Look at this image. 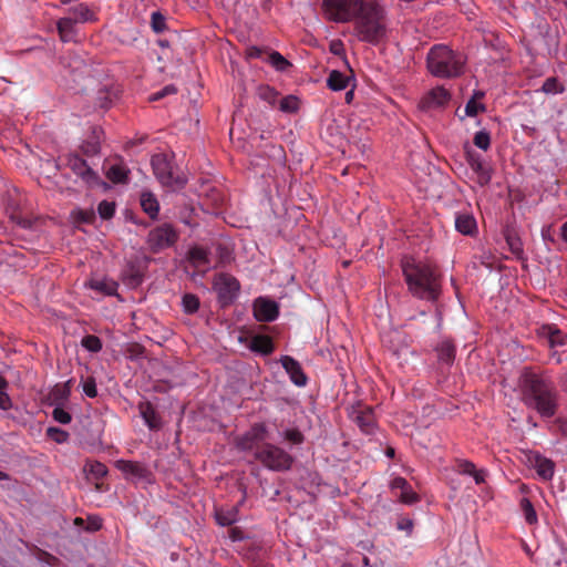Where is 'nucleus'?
I'll return each mask as SVG.
<instances>
[{"instance_id":"a18cd8bd","label":"nucleus","mask_w":567,"mask_h":567,"mask_svg":"<svg viewBox=\"0 0 567 567\" xmlns=\"http://www.w3.org/2000/svg\"><path fill=\"white\" fill-rule=\"evenodd\" d=\"M456 471L463 475H472L476 468L475 464L468 460L457 458L455 461Z\"/></svg>"},{"instance_id":"6e6d98bb","label":"nucleus","mask_w":567,"mask_h":567,"mask_svg":"<svg viewBox=\"0 0 567 567\" xmlns=\"http://www.w3.org/2000/svg\"><path fill=\"white\" fill-rule=\"evenodd\" d=\"M10 217L13 221L17 223V225H19L22 228H31L33 225V221L30 218L23 217L17 213H12Z\"/></svg>"},{"instance_id":"cd10ccee","label":"nucleus","mask_w":567,"mask_h":567,"mask_svg":"<svg viewBox=\"0 0 567 567\" xmlns=\"http://www.w3.org/2000/svg\"><path fill=\"white\" fill-rule=\"evenodd\" d=\"M89 480L99 481L107 474V467L97 461L86 462L83 467Z\"/></svg>"},{"instance_id":"3c124183","label":"nucleus","mask_w":567,"mask_h":567,"mask_svg":"<svg viewBox=\"0 0 567 567\" xmlns=\"http://www.w3.org/2000/svg\"><path fill=\"white\" fill-rule=\"evenodd\" d=\"M176 93H177V87L173 84H169V85H166L165 87H163L162 90L155 92L154 94H152L150 100L158 101L167 95L176 94Z\"/></svg>"},{"instance_id":"e433bc0d","label":"nucleus","mask_w":567,"mask_h":567,"mask_svg":"<svg viewBox=\"0 0 567 567\" xmlns=\"http://www.w3.org/2000/svg\"><path fill=\"white\" fill-rule=\"evenodd\" d=\"M183 308L186 313H195L199 308V299L193 293H186L183 297Z\"/></svg>"},{"instance_id":"473e14b6","label":"nucleus","mask_w":567,"mask_h":567,"mask_svg":"<svg viewBox=\"0 0 567 567\" xmlns=\"http://www.w3.org/2000/svg\"><path fill=\"white\" fill-rule=\"evenodd\" d=\"M267 62L280 72L286 71L291 66V63L277 51H272L268 54Z\"/></svg>"},{"instance_id":"f257e3e1","label":"nucleus","mask_w":567,"mask_h":567,"mask_svg":"<svg viewBox=\"0 0 567 567\" xmlns=\"http://www.w3.org/2000/svg\"><path fill=\"white\" fill-rule=\"evenodd\" d=\"M267 427L262 423L254 424L249 431L236 439V446L243 452H252L256 461L275 472L290 470L293 458L284 449L267 443Z\"/></svg>"},{"instance_id":"052dcab7","label":"nucleus","mask_w":567,"mask_h":567,"mask_svg":"<svg viewBox=\"0 0 567 567\" xmlns=\"http://www.w3.org/2000/svg\"><path fill=\"white\" fill-rule=\"evenodd\" d=\"M471 476L474 478L476 484H482L485 482L486 471L475 468Z\"/></svg>"},{"instance_id":"9b49d317","label":"nucleus","mask_w":567,"mask_h":567,"mask_svg":"<svg viewBox=\"0 0 567 567\" xmlns=\"http://www.w3.org/2000/svg\"><path fill=\"white\" fill-rule=\"evenodd\" d=\"M65 165L87 185H96L97 174L87 165L86 161L76 154L66 156Z\"/></svg>"},{"instance_id":"9d476101","label":"nucleus","mask_w":567,"mask_h":567,"mask_svg":"<svg viewBox=\"0 0 567 567\" xmlns=\"http://www.w3.org/2000/svg\"><path fill=\"white\" fill-rule=\"evenodd\" d=\"M115 467L124 474L126 480L135 483L151 481L152 473L140 462L118 460L115 462Z\"/></svg>"},{"instance_id":"f704fd0d","label":"nucleus","mask_w":567,"mask_h":567,"mask_svg":"<svg viewBox=\"0 0 567 567\" xmlns=\"http://www.w3.org/2000/svg\"><path fill=\"white\" fill-rule=\"evenodd\" d=\"M81 344L90 352H99L102 350V341L99 337L94 334H87L82 338Z\"/></svg>"},{"instance_id":"8fccbe9b","label":"nucleus","mask_w":567,"mask_h":567,"mask_svg":"<svg viewBox=\"0 0 567 567\" xmlns=\"http://www.w3.org/2000/svg\"><path fill=\"white\" fill-rule=\"evenodd\" d=\"M83 392L89 398H95L97 395L96 383L93 377H89L84 380Z\"/></svg>"},{"instance_id":"de8ad7c7","label":"nucleus","mask_w":567,"mask_h":567,"mask_svg":"<svg viewBox=\"0 0 567 567\" xmlns=\"http://www.w3.org/2000/svg\"><path fill=\"white\" fill-rule=\"evenodd\" d=\"M399 501L403 504L411 505L419 501V495L412 489L411 485L409 484L408 488L401 491L399 495Z\"/></svg>"},{"instance_id":"ddd939ff","label":"nucleus","mask_w":567,"mask_h":567,"mask_svg":"<svg viewBox=\"0 0 567 567\" xmlns=\"http://www.w3.org/2000/svg\"><path fill=\"white\" fill-rule=\"evenodd\" d=\"M528 464L535 468L537 475L544 481H550L555 474V463L538 452H530L527 455Z\"/></svg>"},{"instance_id":"b1692460","label":"nucleus","mask_w":567,"mask_h":567,"mask_svg":"<svg viewBox=\"0 0 567 567\" xmlns=\"http://www.w3.org/2000/svg\"><path fill=\"white\" fill-rule=\"evenodd\" d=\"M437 358L441 362L451 365L455 359L456 348L450 340H443L436 347Z\"/></svg>"},{"instance_id":"f03ea898","label":"nucleus","mask_w":567,"mask_h":567,"mask_svg":"<svg viewBox=\"0 0 567 567\" xmlns=\"http://www.w3.org/2000/svg\"><path fill=\"white\" fill-rule=\"evenodd\" d=\"M408 291L420 300L435 302L442 293V276L437 268L411 256L401 259Z\"/></svg>"},{"instance_id":"72a5a7b5","label":"nucleus","mask_w":567,"mask_h":567,"mask_svg":"<svg viewBox=\"0 0 567 567\" xmlns=\"http://www.w3.org/2000/svg\"><path fill=\"white\" fill-rule=\"evenodd\" d=\"M548 342L550 347L564 346L567 342V336L564 334L559 329L554 327H547Z\"/></svg>"},{"instance_id":"c85d7f7f","label":"nucleus","mask_w":567,"mask_h":567,"mask_svg":"<svg viewBox=\"0 0 567 567\" xmlns=\"http://www.w3.org/2000/svg\"><path fill=\"white\" fill-rule=\"evenodd\" d=\"M71 383L72 380L66 381L63 384H56L52 392H51V399L54 404L56 405H63L64 402L68 401L70 393H71Z\"/></svg>"},{"instance_id":"aec40b11","label":"nucleus","mask_w":567,"mask_h":567,"mask_svg":"<svg viewBox=\"0 0 567 567\" xmlns=\"http://www.w3.org/2000/svg\"><path fill=\"white\" fill-rule=\"evenodd\" d=\"M355 423L362 432L370 434L373 432L375 426V419L373 410L371 408H364L359 410L354 416Z\"/></svg>"},{"instance_id":"1a4fd4ad","label":"nucleus","mask_w":567,"mask_h":567,"mask_svg":"<svg viewBox=\"0 0 567 567\" xmlns=\"http://www.w3.org/2000/svg\"><path fill=\"white\" fill-rule=\"evenodd\" d=\"M214 289L218 293V298L224 302H231L239 289V281L231 275L220 272L215 276L214 279Z\"/></svg>"},{"instance_id":"6e6552de","label":"nucleus","mask_w":567,"mask_h":567,"mask_svg":"<svg viewBox=\"0 0 567 567\" xmlns=\"http://www.w3.org/2000/svg\"><path fill=\"white\" fill-rule=\"evenodd\" d=\"M178 239L176 229L167 223L153 228L147 236V244L153 252L172 247Z\"/></svg>"},{"instance_id":"39448f33","label":"nucleus","mask_w":567,"mask_h":567,"mask_svg":"<svg viewBox=\"0 0 567 567\" xmlns=\"http://www.w3.org/2000/svg\"><path fill=\"white\" fill-rule=\"evenodd\" d=\"M426 63L432 75L450 79L463 73L465 58L444 44H436L429 51Z\"/></svg>"},{"instance_id":"4c0bfd02","label":"nucleus","mask_w":567,"mask_h":567,"mask_svg":"<svg viewBox=\"0 0 567 567\" xmlns=\"http://www.w3.org/2000/svg\"><path fill=\"white\" fill-rule=\"evenodd\" d=\"M107 177L113 183H125L127 181V172L118 165H113L109 169Z\"/></svg>"},{"instance_id":"79ce46f5","label":"nucleus","mask_w":567,"mask_h":567,"mask_svg":"<svg viewBox=\"0 0 567 567\" xmlns=\"http://www.w3.org/2000/svg\"><path fill=\"white\" fill-rule=\"evenodd\" d=\"M8 388L7 380L0 375V409L9 410L12 406V402L8 393L6 392Z\"/></svg>"},{"instance_id":"a878e982","label":"nucleus","mask_w":567,"mask_h":567,"mask_svg":"<svg viewBox=\"0 0 567 567\" xmlns=\"http://www.w3.org/2000/svg\"><path fill=\"white\" fill-rule=\"evenodd\" d=\"M188 259L196 268L209 266L208 252L205 248L199 246L189 249Z\"/></svg>"},{"instance_id":"412c9836","label":"nucleus","mask_w":567,"mask_h":567,"mask_svg":"<svg viewBox=\"0 0 567 567\" xmlns=\"http://www.w3.org/2000/svg\"><path fill=\"white\" fill-rule=\"evenodd\" d=\"M249 348L251 351L264 355H269L275 350L272 339L266 334L255 336L250 341Z\"/></svg>"},{"instance_id":"338daca9","label":"nucleus","mask_w":567,"mask_h":567,"mask_svg":"<svg viewBox=\"0 0 567 567\" xmlns=\"http://www.w3.org/2000/svg\"><path fill=\"white\" fill-rule=\"evenodd\" d=\"M362 565H363L364 567H369V566H370V559H369L367 556H364V557L362 558Z\"/></svg>"},{"instance_id":"680f3d73","label":"nucleus","mask_w":567,"mask_h":567,"mask_svg":"<svg viewBox=\"0 0 567 567\" xmlns=\"http://www.w3.org/2000/svg\"><path fill=\"white\" fill-rule=\"evenodd\" d=\"M94 218V213L93 212H84V210H80L79 212V220L82 221V223H91Z\"/></svg>"},{"instance_id":"dca6fc26","label":"nucleus","mask_w":567,"mask_h":567,"mask_svg":"<svg viewBox=\"0 0 567 567\" xmlns=\"http://www.w3.org/2000/svg\"><path fill=\"white\" fill-rule=\"evenodd\" d=\"M69 18L75 23L95 22L97 20L96 10L87 3H76L68 9Z\"/></svg>"},{"instance_id":"f3484780","label":"nucleus","mask_w":567,"mask_h":567,"mask_svg":"<svg viewBox=\"0 0 567 567\" xmlns=\"http://www.w3.org/2000/svg\"><path fill=\"white\" fill-rule=\"evenodd\" d=\"M451 99V94L442 86L431 90L421 101L424 109H436L444 106Z\"/></svg>"},{"instance_id":"e2e57ef3","label":"nucleus","mask_w":567,"mask_h":567,"mask_svg":"<svg viewBox=\"0 0 567 567\" xmlns=\"http://www.w3.org/2000/svg\"><path fill=\"white\" fill-rule=\"evenodd\" d=\"M353 96H354V92H353V90L348 91V92L346 93V102H347V103H351V102H352Z\"/></svg>"},{"instance_id":"a19ab883","label":"nucleus","mask_w":567,"mask_h":567,"mask_svg":"<svg viewBox=\"0 0 567 567\" xmlns=\"http://www.w3.org/2000/svg\"><path fill=\"white\" fill-rule=\"evenodd\" d=\"M258 95L261 100L268 102L269 104L274 105L278 97V92L268 85L259 86L258 89Z\"/></svg>"},{"instance_id":"7ed1b4c3","label":"nucleus","mask_w":567,"mask_h":567,"mask_svg":"<svg viewBox=\"0 0 567 567\" xmlns=\"http://www.w3.org/2000/svg\"><path fill=\"white\" fill-rule=\"evenodd\" d=\"M523 402L543 417H553L557 412L558 392L554 383L544 377L525 370L520 377Z\"/></svg>"},{"instance_id":"4be33fe9","label":"nucleus","mask_w":567,"mask_h":567,"mask_svg":"<svg viewBox=\"0 0 567 567\" xmlns=\"http://www.w3.org/2000/svg\"><path fill=\"white\" fill-rule=\"evenodd\" d=\"M75 22L71 20L69 17L61 18L56 22V29L60 35V39L63 42H71L75 40L76 28Z\"/></svg>"},{"instance_id":"a211bd4d","label":"nucleus","mask_w":567,"mask_h":567,"mask_svg":"<svg viewBox=\"0 0 567 567\" xmlns=\"http://www.w3.org/2000/svg\"><path fill=\"white\" fill-rule=\"evenodd\" d=\"M138 411L150 430L157 431L162 427L161 416L151 402H141L138 404Z\"/></svg>"},{"instance_id":"bf43d9fd","label":"nucleus","mask_w":567,"mask_h":567,"mask_svg":"<svg viewBox=\"0 0 567 567\" xmlns=\"http://www.w3.org/2000/svg\"><path fill=\"white\" fill-rule=\"evenodd\" d=\"M89 525L85 527V529L90 532H96L101 529L102 527V519L97 516H90L87 518Z\"/></svg>"},{"instance_id":"0e129e2a","label":"nucleus","mask_w":567,"mask_h":567,"mask_svg":"<svg viewBox=\"0 0 567 567\" xmlns=\"http://www.w3.org/2000/svg\"><path fill=\"white\" fill-rule=\"evenodd\" d=\"M561 236L567 241V221L561 226Z\"/></svg>"},{"instance_id":"864d4df0","label":"nucleus","mask_w":567,"mask_h":567,"mask_svg":"<svg viewBox=\"0 0 567 567\" xmlns=\"http://www.w3.org/2000/svg\"><path fill=\"white\" fill-rule=\"evenodd\" d=\"M285 439L293 444H301L305 437L299 430L291 429L285 432Z\"/></svg>"},{"instance_id":"423d86ee","label":"nucleus","mask_w":567,"mask_h":567,"mask_svg":"<svg viewBox=\"0 0 567 567\" xmlns=\"http://www.w3.org/2000/svg\"><path fill=\"white\" fill-rule=\"evenodd\" d=\"M365 0H324L323 7L329 18L336 22L353 20Z\"/></svg>"},{"instance_id":"2f4dec72","label":"nucleus","mask_w":567,"mask_h":567,"mask_svg":"<svg viewBox=\"0 0 567 567\" xmlns=\"http://www.w3.org/2000/svg\"><path fill=\"white\" fill-rule=\"evenodd\" d=\"M483 96H484V93L477 91V92L474 93L473 97L467 101V103L465 105V114L467 116H475L480 112H484L485 111V105L481 104V103H477V100L482 99Z\"/></svg>"},{"instance_id":"6ab92c4d","label":"nucleus","mask_w":567,"mask_h":567,"mask_svg":"<svg viewBox=\"0 0 567 567\" xmlns=\"http://www.w3.org/2000/svg\"><path fill=\"white\" fill-rule=\"evenodd\" d=\"M455 228L462 235L473 236L477 231V224L473 215L461 213L455 217Z\"/></svg>"},{"instance_id":"5701e85b","label":"nucleus","mask_w":567,"mask_h":567,"mask_svg":"<svg viewBox=\"0 0 567 567\" xmlns=\"http://www.w3.org/2000/svg\"><path fill=\"white\" fill-rule=\"evenodd\" d=\"M141 206L143 210L152 218L155 219L159 212V204L155 195L151 192H143L141 194Z\"/></svg>"},{"instance_id":"4d7b16f0","label":"nucleus","mask_w":567,"mask_h":567,"mask_svg":"<svg viewBox=\"0 0 567 567\" xmlns=\"http://www.w3.org/2000/svg\"><path fill=\"white\" fill-rule=\"evenodd\" d=\"M408 487H409V482L404 477H401V476L394 477L390 483V488L392 491H394V489L403 491L404 488H408Z\"/></svg>"},{"instance_id":"c756f323","label":"nucleus","mask_w":567,"mask_h":567,"mask_svg":"<svg viewBox=\"0 0 567 567\" xmlns=\"http://www.w3.org/2000/svg\"><path fill=\"white\" fill-rule=\"evenodd\" d=\"M216 520L221 526H230L238 520V508L231 507L230 509H217Z\"/></svg>"},{"instance_id":"69168bd1","label":"nucleus","mask_w":567,"mask_h":567,"mask_svg":"<svg viewBox=\"0 0 567 567\" xmlns=\"http://www.w3.org/2000/svg\"><path fill=\"white\" fill-rule=\"evenodd\" d=\"M74 524L78 525V526H82L84 524V519L81 518V517H76L74 519Z\"/></svg>"},{"instance_id":"5fc2aeb1","label":"nucleus","mask_w":567,"mask_h":567,"mask_svg":"<svg viewBox=\"0 0 567 567\" xmlns=\"http://www.w3.org/2000/svg\"><path fill=\"white\" fill-rule=\"evenodd\" d=\"M218 251V266H225L226 264H229L231 260V252L227 247H224L221 245L217 248Z\"/></svg>"},{"instance_id":"20e7f679","label":"nucleus","mask_w":567,"mask_h":567,"mask_svg":"<svg viewBox=\"0 0 567 567\" xmlns=\"http://www.w3.org/2000/svg\"><path fill=\"white\" fill-rule=\"evenodd\" d=\"M353 20L360 41L378 44L386 37L385 10L378 2L365 0Z\"/></svg>"},{"instance_id":"7c9ffc66","label":"nucleus","mask_w":567,"mask_h":567,"mask_svg":"<svg viewBox=\"0 0 567 567\" xmlns=\"http://www.w3.org/2000/svg\"><path fill=\"white\" fill-rule=\"evenodd\" d=\"M505 240L511 252L518 259L523 258L524 249L520 238L514 231H507L505 234Z\"/></svg>"},{"instance_id":"0eeeda50","label":"nucleus","mask_w":567,"mask_h":567,"mask_svg":"<svg viewBox=\"0 0 567 567\" xmlns=\"http://www.w3.org/2000/svg\"><path fill=\"white\" fill-rule=\"evenodd\" d=\"M152 168L154 175L158 179V182L164 186H182L184 185V179L179 176L175 175L173 162L168 157V155L158 153L152 156L151 159Z\"/></svg>"},{"instance_id":"393cba45","label":"nucleus","mask_w":567,"mask_h":567,"mask_svg":"<svg viewBox=\"0 0 567 567\" xmlns=\"http://www.w3.org/2000/svg\"><path fill=\"white\" fill-rule=\"evenodd\" d=\"M89 287L95 291H99L105 296H115L117 293L118 285L114 280L109 279H92L89 282Z\"/></svg>"},{"instance_id":"f8f14e48","label":"nucleus","mask_w":567,"mask_h":567,"mask_svg":"<svg viewBox=\"0 0 567 567\" xmlns=\"http://www.w3.org/2000/svg\"><path fill=\"white\" fill-rule=\"evenodd\" d=\"M254 316L260 322L275 321L279 316L278 303L268 298L259 297L254 301Z\"/></svg>"},{"instance_id":"09e8293b","label":"nucleus","mask_w":567,"mask_h":567,"mask_svg":"<svg viewBox=\"0 0 567 567\" xmlns=\"http://www.w3.org/2000/svg\"><path fill=\"white\" fill-rule=\"evenodd\" d=\"M542 90L545 93H560L564 89L556 78H548L545 80Z\"/></svg>"},{"instance_id":"2eb2a0df","label":"nucleus","mask_w":567,"mask_h":567,"mask_svg":"<svg viewBox=\"0 0 567 567\" xmlns=\"http://www.w3.org/2000/svg\"><path fill=\"white\" fill-rule=\"evenodd\" d=\"M280 363L289 374V378L293 384L297 386H305L307 384L308 378L305 374L300 363L296 359L290 355H282L280 358Z\"/></svg>"},{"instance_id":"c9c22d12","label":"nucleus","mask_w":567,"mask_h":567,"mask_svg":"<svg viewBox=\"0 0 567 567\" xmlns=\"http://www.w3.org/2000/svg\"><path fill=\"white\" fill-rule=\"evenodd\" d=\"M520 508H522L525 519L528 524L532 525V524L537 523L536 512L534 509L532 502L528 498H526V497L522 498Z\"/></svg>"},{"instance_id":"13d9d810","label":"nucleus","mask_w":567,"mask_h":567,"mask_svg":"<svg viewBox=\"0 0 567 567\" xmlns=\"http://www.w3.org/2000/svg\"><path fill=\"white\" fill-rule=\"evenodd\" d=\"M266 51L259 47H249L246 50V56L248 59H262Z\"/></svg>"},{"instance_id":"774afa93","label":"nucleus","mask_w":567,"mask_h":567,"mask_svg":"<svg viewBox=\"0 0 567 567\" xmlns=\"http://www.w3.org/2000/svg\"><path fill=\"white\" fill-rule=\"evenodd\" d=\"M386 456H389V457H393V456H394V449L389 447V449L386 450Z\"/></svg>"},{"instance_id":"49530a36","label":"nucleus","mask_w":567,"mask_h":567,"mask_svg":"<svg viewBox=\"0 0 567 567\" xmlns=\"http://www.w3.org/2000/svg\"><path fill=\"white\" fill-rule=\"evenodd\" d=\"M53 419L61 424H69L72 420L71 414L63 409L62 405H56L52 411Z\"/></svg>"},{"instance_id":"603ef678","label":"nucleus","mask_w":567,"mask_h":567,"mask_svg":"<svg viewBox=\"0 0 567 567\" xmlns=\"http://www.w3.org/2000/svg\"><path fill=\"white\" fill-rule=\"evenodd\" d=\"M152 28L156 33L164 31L166 28L165 18L159 12L152 13Z\"/></svg>"},{"instance_id":"4468645a","label":"nucleus","mask_w":567,"mask_h":567,"mask_svg":"<svg viewBox=\"0 0 567 567\" xmlns=\"http://www.w3.org/2000/svg\"><path fill=\"white\" fill-rule=\"evenodd\" d=\"M465 158L472 171L477 175L481 186L487 185L492 179L491 169L484 165L482 156L471 148L465 150Z\"/></svg>"},{"instance_id":"58836bf2","label":"nucleus","mask_w":567,"mask_h":567,"mask_svg":"<svg viewBox=\"0 0 567 567\" xmlns=\"http://www.w3.org/2000/svg\"><path fill=\"white\" fill-rule=\"evenodd\" d=\"M473 143L475 146L483 151H487L491 146V135L486 131H478L475 133Z\"/></svg>"},{"instance_id":"ea45409f","label":"nucleus","mask_w":567,"mask_h":567,"mask_svg":"<svg viewBox=\"0 0 567 567\" xmlns=\"http://www.w3.org/2000/svg\"><path fill=\"white\" fill-rule=\"evenodd\" d=\"M299 107V100L293 95H288L281 99L279 109L282 112L293 113Z\"/></svg>"},{"instance_id":"bb28decb","label":"nucleus","mask_w":567,"mask_h":567,"mask_svg":"<svg viewBox=\"0 0 567 567\" xmlns=\"http://www.w3.org/2000/svg\"><path fill=\"white\" fill-rule=\"evenodd\" d=\"M349 76L338 70H332L327 79V86L332 91H341L348 86Z\"/></svg>"},{"instance_id":"c03bdc74","label":"nucleus","mask_w":567,"mask_h":567,"mask_svg":"<svg viewBox=\"0 0 567 567\" xmlns=\"http://www.w3.org/2000/svg\"><path fill=\"white\" fill-rule=\"evenodd\" d=\"M47 434L51 440L59 444L65 443L69 440V433L59 427H49L47 430Z\"/></svg>"},{"instance_id":"37998d69","label":"nucleus","mask_w":567,"mask_h":567,"mask_svg":"<svg viewBox=\"0 0 567 567\" xmlns=\"http://www.w3.org/2000/svg\"><path fill=\"white\" fill-rule=\"evenodd\" d=\"M97 212L102 219H110L114 216L115 205L112 202L102 200L97 206Z\"/></svg>"}]
</instances>
